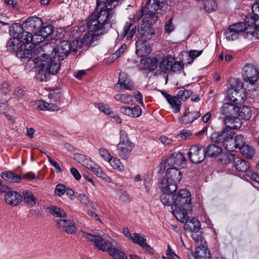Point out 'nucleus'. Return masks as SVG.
I'll return each mask as SVG.
<instances>
[{
    "label": "nucleus",
    "instance_id": "f257e3e1",
    "mask_svg": "<svg viewBox=\"0 0 259 259\" xmlns=\"http://www.w3.org/2000/svg\"><path fill=\"white\" fill-rule=\"evenodd\" d=\"M111 10L97 9V12L89 17L87 23L89 31L82 39L83 45H91L97 36L106 33L111 28L115 19L114 14L110 11Z\"/></svg>",
    "mask_w": 259,
    "mask_h": 259
},
{
    "label": "nucleus",
    "instance_id": "f03ea898",
    "mask_svg": "<svg viewBox=\"0 0 259 259\" xmlns=\"http://www.w3.org/2000/svg\"><path fill=\"white\" fill-rule=\"evenodd\" d=\"M83 237L94 243L100 250L107 251L113 259H127V256L119 247L117 242L112 238H104L100 235H95L82 232Z\"/></svg>",
    "mask_w": 259,
    "mask_h": 259
},
{
    "label": "nucleus",
    "instance_id": "7ed1b4c3",
    "mask_svg": "<svg viewBox=\"0 0 259 259\" xmlns=\"http://www.w3.org/2000/svg\"><path fill=\"white\" fill-rule=\"evenodd\" d=\"M191 193L186 189L180 190L174 196V205L172 212L177 220L182 223H187L188 220L187 212L192 209Z\"/></svg>",
    "mask_w": 259,
    "mask_h": 259
},
{
    "label": "nucleus",
    "instance_id": "20e7f679",
    "mask_svg": "<svg viewBox=\"0 0 259 259\" xmlns=\"http://www.w3.org/2000/svg\"><path fill=\"white\" fill-rule=\"evenodd\" d=\"M232 119H227L224 124L226 127L221 132L213 133L212 135V141L222 145L227 150H228V145H230L235 133L233 130L239 129L242 125L240 119H235V124H232Z\"/></svg>",
    "mask_w": 259,
    "mask_h": 259
},
{
    "label": "nucleus",
    "instance_id": "39448f33",
    "mask_svg": "<svg viewBox=\"0 0 259 259\" xmlns=\"http://www.w3.org/2000/svg\"><path fill=\"white\" fill-rule=\"evenodd\" d=\"M38 49L51 53L55 59L58 58L56 60L58 62L65 59L72 51L71 43L67 40L60 41L58 45L52 42H47L39 47Z\"/></svg>",
    "mask_w": 259,
    "mask_h": 259
},
{
    "label": "nucleus",
    "instance_id": "423d86ee",
    "mask_svg": "<svg viewBox=\"0 0 259 259\" xmlns=\"http://www.w3.org/2000/svg\"><path fill=\"white\" fill-rule=\"evenodd\" d=\"M40 51V49H38ZM40 56L35 58L33 61L37 67L41 68L42 71L46 70L53 75L58 73L60 68V64L56 61L53 55L43 51Z\"/></svg>",
    "mask_w": 259,
    "mask_h": 259
},
{
    "label": "nucleus",
    "instance_id": "0eeeda50",
    "mask_svg": "<svg viewBox=\"0 0 259 259\" xmlns=\"http://www.w3.org/2000/svg\"><path fill=\"white\" fill-rule=\"evenodd\" d=\"M251 27H246L244 22L233 24L225 29L224 36L228 41H234L237 39L240 36L244 38H250V32H252Z\"/></svg>",
    "mask_w": 259,
    "mask_h": 259
},
{
    "label": "nucleus",
    "instance_id": "6e6552de",
    "mask_svg": "<svg viewBox=\"0 0 259 259\" xmlns=\"http://www.w3.org/2000/svg\"><path fill=\"white\" fill-rule=\"evenodd\" d=\"M10 33L11 35L19 40V41L24 44L31 43L37 45L40 43V40L36 38L35 34H33L30 31L26 30L25 28L19 23H15L10 27Z\"/></svg>",
    "mask_w": 259,
    "mask_h": 259
},
{
    "label": "nucleus",
    "instance_id": "1a4fd4ad",
    "mask_svg": "<svg viewBox=\"0 0 259 259\" xmlns=\"http://www.w3.org/2000/svg\"><path fill=\"white\" fill-rule=\"evenodd\" d=\"M119 135V142L117 145V151L120 157L126 159L129 157L135 145L131 141L124 131H120Z\"/></svg>",
    "mask_w": 259,
    "mask_h": 259
},
{
    "label": "nucleus",
    "instance_id": "9d476101",
    "mask_svg": "<svg viewBox=\"0 0 259 259\" xmlns=\"http://www.w3.org/2000/svg\"><path fill=\"white\" fill-rule=\"evenodd\" d=\"M239 110L238 107L234 104L228 103L224 104L221 108L222 113L225 115L224 122L225 123L227 119H232V121L231 122H233L232 124H235V119H240L238 117Z\"/></svg>",
    "mask_w": 259,
    "mask_h": 259
},
{
    "label": "nucleus",
    "instance_id": "9b49d317",
    "mask_svg": "<svg viewBox=\"0 0 259 259\" xmlns=\"http://www.w3.org/2000/svg\"><path fill=\"white\" fill-rule=\"evenodd\" d=\"M188 155L191 161L198 163L204 159L205 151L200 145H193L190 148Z\"/></svg>",
    "mask_w": 259,
    "mask_h": 259
},
{
    "label": "nucleus",
    "instance_id": "f8f14e48",
    "mask_svg": "<svg viewBox=\"0 0 259 259\" xmlns=\"http://www.w3.org/2000/svg\"><path fill=\"white\" fill-rule=\"evenodd\" d=\"M48 90L50 92L48 98L52 108L54 109V111L59 110V106L61 104L63 98L61 89L48 88Z\"/></svg>",
    "mask_w": 259,
    "mask_h": 259
},
{
    "label": "nucleus",
    "instance_id": "ddd939ff",
    "mask_svg": "<svg viewBox=\"0 0 259 259\" xmlns=\"http://www.w3.org/2000/svg\"><path fill=\"white\" fill-rule=\"evenodd\" d=\"M153 19L149 20L148 18L146 22H143L140 23L138 28V33L142 40H150L154 34L153 28L150 26L152 24Z\"/></svg>",
    "mask_w": 259,
    "mask_h": 259
},
{
    "label": "nucleus",
    "instance_id": "4468645a",
    "mask_svg": "<svg viewBox=\"0 0 259 259\" xmlns=\"http://www.w3.org/2000/svg\"><path fill=\"white\" fill-rule=\"evenodd\" d=\"M56 226L58 229L68 234H74L77 230L75 224L73 222L65 219L56 220Z\"/></svg>",
    "mask_w": 259,
    "mask_h": 259
},
{
    "label": "nucleus",
    "instance_id": "2eb2a0df",
    "mask_svg": "<svg viewBox=\"0 0 259 259\" xmlns=\"http://www.w3.org/2000/svg\"><path fill=\"white\" fill-rule=\"evenodd\" d=\"M42 25V20L38 17L29 18L22 25L21 24L33 34H36Z\"/></svg>",
    "mask_w": 259,
    "mask_h": 259
},
{
    "label": "nucleus",
    "instance_id": "dca6fc26",
    "mask_svg": "<svg viewBox=\"0 0 259 259\" xmlns=\"http://www.w3.org/2000/svg\"><path fill=\"white\" fill-rule=\"evenodd\" d=\"M166 161L170 167L181 168L185 164L186 160L183 153L177 152L173 153Z\"/></svg>",
    "mask_w": 259,
    "mask_h": 259
},
{
    "label": "nucleus",
    "instance_id": "f3484780",
    "mask_svg": "<svg viewBox=\"0 0 259 259\" xmlns=\"http://www.w3.org/2000/svg\"><path fill=\"white\" fill-rule=\"evenodd\" d=\"M5 201L11 206H16L21 204L23 200L22 195L16 191H8L5 195Z\"/></svg>",
    "mask_w": 259,
    "mask_h": 259
},
{
    "label": "nucleus",
    "instance_id": "a211bd4d",
    "mask_svg": "<svg viewBox=\"0 0 259 259\" xmlns=\"http://www.w3.org/2000/svg\"><path fill=\"white\" fill-rule=\"evenodd\" d=\"M160 2L158 0H147L146 5V10L145 11L148 12L145 14V18L147 19L150 17L155 22L157 17L155 14L157 10L159 9Z\"/></svg>",
    "mask_w": 259,
    "mask_h": 259
},
{
    "label": "nucleus",
    "instance_id": "6ab92c4d",
    "mask_svg": "<svg viewBox=\"0 0 259 259\" xmlns=\"http://www.w3.org/2000/svg\"><path fill=\"white\" fill-rule=\"evenodd\" d=\"M188 256L189 259H211L210 253L207 245L196 247L195 253L191 251Z\"/></svg>",
    "mask_w": 259,
    "mask_h": 259
},
{
    "label": "nucleus",
    "instance_id": "aec40b11",
    "mask_svg": "<svg viewBox=\"0 0 259 259\" xmlns=\"http://www.w3.org/2000/svg\"><path fill=\"white\" fill-rule=\"evenodd\" d=\"M228 97L230 101H231L234 104H237L238 99L234 97L232 94L233 92H235V95L238 93V91L243 89L244 84L243 82H230L229 84H228Z\"/></svg>",
    "mask_w": 259,
    "mask_h": 259
},
{
    "label": "nucleus",
    "instance_id": "412c9836",
    "mask_svg": "<svg viewBox=\"0 0 259 259\" xmlns=\"http://www.w3.org/2000/svg\"><path fill=\"white\" fill-rule=\"evenodd\" d=\"M136 53L141 57L148 56L151 52L149 43L146 40L139 39L136 42Z\"/></svg>",
    "mask_w": 259,
    "mask_h": 259
},
{
    "label": "nucleus",
    "instance_id": "4be33fe9",
    "mask_svg": "<svg viewBox=\"0 0 259 259\" xmlns=\"http://www.w3.org/2000/svg\"><path fill=\"white\" fill-rule=\"evenodd\" d=\"M246 26L251 27L252 28V32H250V39L253 37H257L255 30L259 31V17H250L247 16L244 21Z\"/></svg>",
    "mask_w": 259,
    "mask_h": 259
},
{
    "label": "nucleus",
    "instance_id": "5701e85b",
    "mask_svg": "<svg viewBox=\"0 0 259 259\" xmlns=\"http://www.w3.org/2000/svg\"><path fill=\"white\" fill-rule=\"evenodd\" d=\"M242 73L244 81H257V70L253 66L245 65Z\"/></svg>",
    "mask_w": 259,
    "mask_h": 259
},
{
    "label": "nucleus",
    "instance_id": "b1692460",
    "mask_svg": "<svg viewBox=\"0 0 259 259\" xmlns=\"http://www.w3.org/2000/svg\"><path fill=\"white\" fill-rule=\"evenodd\" d=\"M163 178L160 183V189L162 192L174 193L178 189V184L168 179Z\"/></svg>",
    "mask_w": 259,
    "mask_h": 259
},
{
    "label": "nucleus",
    "instance_id": "393cba45",
    "mask_svg": "<svg viewBox=\"0 0 259 259\" xmlns=\"http://www.w3.org/2000/svg\"><path fill=\"white\" fill-rule=\"evenodd\" d=\"M201 115L199 111H189L186 110L184 115L179 118V122L184 124H187L193 122L199 118Z\"/></svg>",
    "mask_w": 259,
    "mask_h": 259
},
{
    "label": "nucleus",
    "instance_id": "a878e982",
    "mask_svg": "<svg viewBox=\"0 0 259 259\" xmlns=\"http://www.w3.org/2000/svg\"><path fill=\"white\" fill-rule=\"evenodd\" d=\"M161 93L174 109L175 112L177 113L179 112L181 109V102L179 98L176 96H171L164 91H161Z\"/></svg>",
    "mask_w": 259,
    "mask_h": 259
},
{
    "label": "nucleus",
    "instance_id": "bb28decb",
    "mask_svg": "<svg viewBox=\"0 0 259 259\" xmlns=\"http://www.w3.org/2000/svg\"><path fill=\"white\" fill-rule=\"evenodd\" d=\"M119 110L121 113L133 118L139 117L142 113V109L138 105L132 108L122 107L120 108Z\"/></svg>",
    "mask_w": 259,
    "mask_h": 259
},
{
    "label": "nucleus",
    "instance_id": "cd10ccee",
    "mask_svg": "<svg viewBox=\"0 0 259 259\" xmlns=\"http://www.w3.org/2000/svg\"><path fill=\"white\" fill-rule=\"evenodd\" d=\"M179 169L174 167L168 168L166 171L165 178H169V180L178 184L181 181L182 178V173Z\"/></svg>",
    "mask_w": 259,
    "mask_h": 259
},
{
    "label": "nucleus",
    "instance_id": "c85d7f7f",
    "mask_svg": "<svg viewBox=\"0 0 259 259\" xmlns=\"http://www.w3.org/2000/svg\"><path fill=\"white\" fill-rule=\"evenodd\" d=\"M230 145H228V150L233 151L236 149L240 150V148L244 146L245 144V139L243 136L240 135H237L232 139Z\"/></svg>",
    "mask_w": 259,
    "mask_h": 259
},
{
    "label": "nucleus",
    "instance_id": "c756f323",
    "mask_svg": "<svg viewBox=\"0 0 259 259\" xmlns=\"http://www.w3.org/2000/svg\"><path fill=\"white\" fill-rule=\"evenodd\" d=\"M124 0H98L97 3V9L106 8L113 9Z\"/></svg>",
    "mask_w": 259,
    "mask_h": 259
},
{
    "label": "nucleus",
    "instance_id": "7c9ffc66",
    "mask_svg": "<svg viewBox=\"0 0 259 259\" xmlns=\"http://www.w3.org/2000/svg\"><path fill=\"white\" fill-rule=\"evenodd\" d=\"M1 177L4 181L12 183H19L22 180L21 176L12 171H3L1 174Z\"/></svg>",
    "mask_w": 259,
    "mask_h": 259
},
{
    "label": "nucleus",
    "instance_id": "2f4dec72",
    "mask_svg": "<svg viewBox=\"0 0 259 259\" xmlns=\"http://www.w3.org/2000/svg\"><path fill=\"white\" fill-rule=\"evenodd\" d=\"M233 165L238 171L245 172L250 168V164L247 161L240 157H235L233 161Z\"/></svg>",
    "mask_w": 259,
    "mask_h": 259
},
{
    "label": "nucleus",
    "instance_id": "473e14b6",
    "mask_svg": "<svg viewBox=\"0 0 259 259\" xmlns=\"http://www.w3.org/2000/svg\"><path fill=\"white\" fill-rule=\"evenodd\" d=\"M53 32L52 26L50 25H47L46 26H41L39 29L38 33L35 34L36 37L37 39L40 40V42L43 41V40L51 34Z\"/></svg>",
    "mask_w": 259,
    "mask_h": 259
},
{
    "label": "nucleus",
    "instance_id": "72a5a7b5",
    "mask_svg": "<svg viewBox=\"0 0 259 259\" xmlns=\"http://www.w3.org/2000/svg\"><path fill=\"white\" fill-rule=\"evenodd\" d=\"M99 178L103 179L104 181L108 183L111 182V179L108 177L102 170V169L98 165H93L90 169Z\"/></svg>",
    "mask_w": 259,
    "mask_h": 259
},
{
    "label": "nucleus",
    "instance_id": "f704fd0d",
    "mask_svg": "<svg viewBox=\"0 0 259 259\" xmlns=\"http://www.w3.org/2000/svg\"><path fill=\"white\" fill-rule=\"evenodd\" d=\"M16 56L22 61H25L31 58L33 56V52L32 50L25 49H21L16 52Z\"/></svg>",
    "mask_w": 259,
    "mask_h": 259
},
{
    "label": "nucleus",
    "instance_id": "c9c22d12",
    "mask_svg": "<svg viewBox=\"0 0 259 259\" xmlns=\"http://www.w3.org/2000/svg\"><path fill=\"white\" fill-rule=\"evenodd\" d=\"M205 154H207L209 157H216L222 151V148L215 144L208 146L206 149Z\"/></svg>",
    "mask_w": 259,
    "mask_h": 259
},
{
    "label": "nucleus",
    "instance_id": "e433bc0d",
    "mask_svg": "<svg viewBox=\"0 0 259 259\" xmlns=\"http://www.w3.org/2000/svg\"><path fill=\"white\" fill-rule=\"evenodd\" d=\"M141 63L143 64L145 69L154 70L157 67V60L154 58H147L142 59Z\"/></svg>",
    "mask_w": 259,
    "mask_h": 259
},
{
    "label": "nucleus",
    "instance_id": "4c0bfd02",
    "mask_svg": "<svg viewBox=\"0 0 259 259\" xmlns=\"http://www.w3.org/2000/svg\"><path fill=\"white\" fill-rule=\"evenodd\" d=\"M240 152L246 158L251 159L255 155V150L254 148L248 145H245L244 146L240 148Z\"/></svg>",
    "mask_w": 259,
    "mask_h": 259
},
{
    "label": "nucleus",
    "instance_id": "58836bf2",
    "mask_svg": "<svg viewBox=\"0 0 259 259\" xmlns=\"http://www.w3.org/2000/svg\"><path fill=\"white\" fill-rule=\"evenodd\" d=\"M49 212L56 217L65 218L67 217L66 212L61 208L56 206H51L48 208Z\"/></svg>",
    "mask_w": 259,
    "mask_h": 259
},
{
    "label": "nucleus",
    "instance_id": "ea45409f",
    "mask_svg": "<svg viewBox=\"0 0 259 259\" xmlns=\"http://www.w3.org/2000/svg\"><path fill=\"white\" fill-rule=\"evenodd\" d=\"M25 202L28 205L34 206L36 204V199L32 193L29 190H24L22 192Z\"/></svg>",
    "mask_w": 259,
    "mask_h": 259
},
{
    "label": "nucleus",
    "instance_id": "a19ab883",
    "mask_svg": "<svg viewBox=\"0 0 259 259\" xmlns=\"http://www.w3.org/2000/svg\"><path fill=\"white\" fill-rule=\"evenodd\" d=\"M173 193L162 192L160 196V200L164 205L170 206L174 205V196Z\"/></svg>",
    "mask_w": 259,
    "mask_h": 259
},
{
    "label": "nucleus",
    "instance_id": "79ce46f5",
    "mask_svg": "<svg viewBox=\"0 0 259 259\" xmlns=\"http://www.w3.org/2000/svg\"><path fill=\"white\" fill-rule=\"evenodd\" d=\"M114 88L116 90L133 91L135 89V86L133 82H117L115 84Z\"/></svg>",
    "mask_w": 259,
    "mask_h": 259
},
{
    "label": "nucleus",
    "instance_id": "37998d69",
    "mask_svg": "<svg viewBox=\"0 0 259 259\" xmlns=\"http://www.w3.org/2000/svg\"><path fill=\"white\" fill-rule=\"evenodd\" d=\"M115 99L123 104H130L133 102V97L127 94H116L114 96Z\"/></svg>",
    "mask_w": 259,
    "mask_h": 259
},
{
    "label": "nucleus",
    "instance_id": "c03bdc74",
    "mask_svg": "<svg viewBox=\"0 0 259 259\" xmlns=\"http://www.w3.org/2000/svg\"><path fill=\"white\" fill-rule=\"evenodd\" d=\"M108 162L114 169L119 171L122 172L124 169L123 165L121 163L120 160L116 157L112 156L110 160L108 161Z\"/></svg>",
    "mask_w": 259,
    "mask_h": 259
},
{
    "label": "nucleus",
    "instance_id": "a18cd8bd",
    "mask_svg": "<svg viewBox=\"0 0 259 259\" xmlns=\"http://www.w3.org/2000/svg\"><path fill=\"white\" fill-rule=\"evenodd\" d=\"M187 228H189L190 231L193 233H197L199 230L200 224L199 221L197 219H193L188 224L186 225Z\"/></svg>",
    "mask_w": 259,
    "mask_h": 259
},
{
    "label": "nucleus",
    "instance_id": "49530a36",
    "mask_svg": "<svg viewBox=\"0 0 259 259\" xmlns=\"http://www.w3.org/2000/svg\"><path fill=\"white\" fill-rule=\"evenodd\" d=\"M251 116V112L248 107L243 106L241 109V111L238 112V116H240L242 118L245 120L250 119Z\"/></svg>",
    "mask_w": 259,
    "mask_h": 259
},
{
    "label": "nucleus",
    "instance_id": "de8ad7c7",
    "mask_svg": "<svg viewBox=\"0 0 259 259\" xmlns=\"http://www.w3.org/2000/svg\"><path fill=\"white\" fill-rule=\"evenodd\" d=\"M217 7V4L214 0H205L204 2V9L208 12L215 10Z\"/></svg>",
    "mask_w": 259,
    "mask_h": 259
},
{
    "label": "nucleus",
    "instance_id": "09e8293b",
    "mask_svg": "<svg viewBox=\"0 0 259 259\" xmlns=\"http://www.w3.org/2000/svg\"><path fill=\"white\" fill-rule=\"evenodd\" d=\"M133 235L134 236L131 238V240L132 242L139 245L140 246H142V243L147 240L145 236H140L139 233H134Z\"/></svg>",
    "mask_w": 259,
    "mask_h": 259
},
{
    "label": "nucleus",
    "instance_id": "8fccbe9b",
    "mask_svg": "<svg viewBox=\"0 0 259 259\" xmlns=\"http://www.w3.org/2000/svg\"><path fill=\"white\" fill-rule=\"evenodd\" d=\"M50 102H47L45 101L38 100L36 102L37 107L40 110H50L54 111V109L52 108Z\"/></svg>",
    "mask_w": 259,
    "mask_h": 259
},
{
    "label": "nucleus",
    "instance_id": "3c124183",
    "mask_svg": "<svg viewBox=\"0 0 259 259\" xmlns=\"http://www.w3.org/2000/svg\"><path fill=\"white\" fill-rule=\"evenodd\" d=\"M221 156L222 157L220 159V160L223 164L229 163L235 158L234 155L230 152L223 153Z\"/></svg>",
    "mask_w": 259,
    "mask_h": 259
},
{
    "label": "nucleus",
    "instance_id": "603ef678",
    "mask_svg": "<svg viewBox=\"0 0 259 259\" xmlns=\"http://www.w3.org/2000/svg\"><path fill=\"white\" fill-rule=\"evenodd\" d=\"M192 92L189 90H182L178 92L177 96L182 100H187L192 95Z\"/></svg>",
    "mask_w": 259,
    "mask_h": 259
},
{
    "label": "nucleus",
    "instance_id": "864d4df0",
    "mask_svg": "<svg viewBox=\"0 0 259 259\" xmlns=\"http://www.w3.org/2000/svg\"><path fill=\"white\" fill-rule=\"evenodd\" d=\"M191 237L196 242L197 247H199L200 245H207L205 241H203V238L201 235L193 233L192 234Z\"/></svg>",
    "mask_w": 259,
    "mask_h": 259
},
{
    "label": "nucleus",
    "instance_id": "5fc2aeb1",
    "mask_svg": "<svg viewBox=\"0 0 259 259\" xmlns=\"http://www.w3.org/2000/svg\"><path fill=\"white\" fill-rule=\"evenodd\" d=\"M126 48L127 46L125 44L122 45L118 50L111 55L110 57V60H113V61H114L116 60L119 58L121 54L125 51Z\"/></svg>",
    "mask_w": 259,
    "mask_h": 259
},
{
    "label": "nucleus",
    "instance_id": "6e6d98bb",
    "mask_svg": "<svg viewBox=\"0 0 259 259\" xmlns=\"http://www.w3.org/2000/svg\"><path fill=\"white\" fill-rule=\"evenodd\" d=\"M183 64L180 62H173L170 70L175 73H180L183 70Z\"/></svg>",
    "mask_w": 259,
    "mask_h": 259
},
{
    "label": "nucleus",
    "instance_id": "4d7b16f0",
    "mask_svg": "<svg viewBox=\"0 0 259 259\" xmlns=\"http://www.w3.org/2000/svg\"><path fill=\"white\" fill-rule=\"evenodd\" d=\"M174 60L172 59H164L160 63V67L165 70L171 69Z\"/></svg>",
    "mask_w": 259,
    "mask_h": 259
},
{
    "label": "nucleus",
    "instance_id": "13d9d810",
    "mask_svg": "<svg viewBox=\"0 0 259 259\" xmlns=\"http://www.w3.org/2000/svg\"><path fill=\"white\" fill-rule=\"evenodd\" d=\"M131 19L132 18H130L129 21L126 23L124 26L123 32L120 35V37L122 38L124 37L127 34V33L130 31L131 28L134 24V22Z\"/></svg>",
    "mask_w": 259,
    "mask_h": 259
},
{
    "label": "nucleus",
    "instance_id": "bf43d9fd",
    "mask_svg": "<svg viewBox=\"0 0 259 259\" xmlns=\"http://www.w3.org/2000/svg\"><path fill=\"white\" fill-rule=\"evenodd\" d=\"M13 37L10 39L7 44V47L8 50L10 51H14L16 50V47L15 44L19 41V40L17 39V37Z\"/></svg>",
    "mask_w": 259,
    "mask_h": 259
},
{
    "label": "nucleus",
    "instance_id": "052dcab7",
    "mask_svg": "<svg viewBox=\"0 0 259 259\" xmlns=\"http://www.w3.org/2000/svg\"><path fill=\"white\" fill-rule=\"evenodd\" d=\"M66 189L64 185L59 184L56 186L55 193L57 196H61L66 192Z\"/></svg>",
    "mask_w": 259,
    "mask_h": 259
},
{
    "label": "nucleus",
    "instance_id": "680f3d73",
    "mask_svg": "<svg viewBox=\"0 0 259 259\" xmlns=\"http://www.w3.org/2000/svg\"><path fill=\"white\" fill-rule=\"evenodd\" d=\"M159 140L163 145L169 146L173 145L176 141L175 140L165 136H161L159 137Z\"/></svg>",
    "mask_w": 259,
    "mask_h": 259
},
{
    "label": "nucleus",
    "instance_id": "e2e57ef3",
    "mask_svg": "<svg viewBox=\"0 0 259 259\" xmlns=\"http://www.w3.org/2000/svg\"><path fill=\"white\" fill-rule=\"evenodd\" d=\"M99 151L101 157L108 162L112 157L110 153L105 148H100Z\"/></svg>",
    "mask_w": 259,
    "mask_h": 259
},
{
    "label": "nucleus",
    "instance_id": "0e129e2a",
    "mask_svg": "<svg viewBox=\"0 0 259 259\" xmlns=\"http://www.w3.org/2000/svg\"><path fill=\"white\" fill-rule=\"evenodd\" d=\"M71 45V51L73 53H76L78 49L81 48L83 43L82 40L80 41L78 39H75L70 42Z\"/></svg>",
    "mask_w": 259,
    "mask_h": 259
},
{
    "label": "nucleus",
    "instance_id": "69168bd1",
    "mask_svg": "<svg viewBox=\"0 0 259 259\" xmlns=\"http://www.w3.org/2000/svg\"><path fill=\"white\" fill-rule=\"evenodd\" d=\"M99 109L104 113L105 114L110 115L112 113V111L109 107L105 104L99 103L98 104Z\"/></svg>",
    "mask_w": 259,
    "mask_h": 259
},
{
    "label": "nucleus",
    "instance_id": "338daca9",
    "mask_svg": "<svg viewBox=\"0 0 259 259\" xmlns=\"http://www.w3.org/2000/svg\"><path fill=\"white\" fill-rule=\"evenodd\" d=\"M178 135L180 136L182 139L186 140L188 138L192 135V133L191 131L188 130H183L180 132Z\"/></svg>",
    "mask_w": 259,
    "mask_h": 259
},
{
    "label": "nucleus",
    "instance_id": "774afa93",
    "mask_svg": "<svg viewBox=\"0 0 259 259\" xmlns=\"http://www.w3.org/2000/svg\"><path fill=\"white\" fill-rule=\"evenodd\" d=\"M78 200L84 205L89 204L90 201L88 197L84 193H79L78 195Z\"/></svg>",
    "mask_w": 259,
    "mask_h": 259
}]
</instances>
